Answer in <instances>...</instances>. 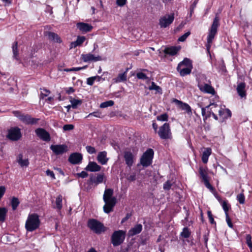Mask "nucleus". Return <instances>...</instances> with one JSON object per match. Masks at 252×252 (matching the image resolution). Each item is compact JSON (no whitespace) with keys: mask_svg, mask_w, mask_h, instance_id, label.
<instances>
[{"mask_svg":"<svg viewBox=\"0 0 252 252\" xmlns=\"http://www.w3.org/2000/svg\"><path fill=\"white\" fill-rule=\"evenodd\" d=\"M180 50V46H171L165 48L164 50V52L166 54L174 56L176 55Z\"/></svg>","mask_w":252,"mask_h":252,"instance_id":"24","label":"nucleus"},{"mask_svg":"<svg viewBox=\"0 0 252 252\" xmlns=\"http://www.w3.org/2000/svg\"><path fill=\"white\" fill-rule=\"evenodd\" d=\"M173 184V182L170 180H167L164 184L163 186V188L164 190H169L172 186Z\"/></svg>","mask_w":252,"mask_h":252,"instance_id":"43","label":"nucleus"},{"mask_svg":"<svg viewBox=\"0 0 252 252\" xmlns=\"http://www.w3.org/2000/svg\"><path fill=\"white\" fill-rule=\"evenodd\" d=\"M12 52L13 54V58L16 60H19L18 58V42L15 41L13 43L12 46Z\"/></svg>","mask_w":252,"mask_h":252,"instance_id":"33","label":"nucleus"},{"mask_svg":"<svg viewBox=\"0 0 252 252\" xmlns=\"http://www.w3.org/2000/svg\"><path fill=\"white\" fill-rule=\"evenodd\" d=\"M222 206L223 210L225 212V214L226 215V214H228V211L229 210V208L227 206V202L226 201H223L222 204Z\"/></svg>","mask_w":252,"mask_h":252,"instance_id":"55","label":"nucleus"},{"mask_svg":"<svg viewBox=\"0 0 252 252\" xmlns=\"http://www.w3.org/2000/svg\"><path fill=\"white\" fill-rule=\"evenodd\" d=\"M225 217H226V222H227L228 226L230 228H233V225L231 222L230 218H229V217L228 216V214H226V215H225Z\"/></svg>","mask_w":252,"mask_h":252,"instance_id":"53","label":"nucleus"},{"mask_svg":"<svg viewBox=\"0 0 252 252\" xmlns=\"http://www.w3.org/2000/svg\"><path fill=\"white\" fill-rule=\"evenodd\" d=\"M46 173L47 176H50L52 179H55V174L52 171L48 169L46 170Z\"/></svg>","mask_w":252,"mask_h":252,"instance_id":"61","label":"nucleus"},{"mask_svg":"<svg viewBox=\"0 0 252 252\" xmlns=\"http://www.w3.org/2000/svg\"><path fill=\"white\" fill-rule=\"evenodd\" d=\"M126 0H117V3L119 6H122L126 4Z\"/></svg>","mask_w":252,"mask_h":252,"instance_id":"63","label":"nucleus"},{"mask_svg":"<svg viewBox=\"0 0 252 252\" xmlns=\"http://www.w3.org/2000/svg\"><path fill=\"white\" fill-rule=\"evenodd\" d=\"M190 34V32H188L185 34H184L183 35L180 36L179 39L178 41L181 42H183L186 40L187 38Z\"/></svg>","mask_w":252,"mask_h":252,"instance_id":"48","label":"nucleus"},{"mask_svg":"<svg viewBox=\"0 0 252 252\" xmlns=\"http://www.w3.org/2000/svg\"><path fill=\"white\" fill-rule=\"evenodd\" d=\"M83 159L82 155L79 153H73L68 158V161L73 164L80 163Z\"/></svg>","mask_w":252,"mask_h":252,"instance_id":"16","label":"nucleus"},{"mask_svg":"<svg viewBox=\"0 0 252 252\" xmlns=\"http://www.w3.org/2000/svg\"><path fill=\"white\" fill-rule=\"evenodd\" d=\"M136 76L139 79L146 80L148 78L146 75L143 72H138L136 74Z\"/></svg>","mask_w":252,"mask_h":252,"instance_id":"50","label":"nucleus"},{"mask_svg":"<svg viewBox=\"0 0 252 252\" xmlns=\"http://www.w3.org/2000/svg\"><path fill=\"white\" fill-rule=\"evenodd\" d=\"M14 115L18 118L19 119L26 125H34L36 124L39 119L34 118L28 114H22L19 111H15L13 112Z\"/></svg>","mask_w":252,"mask_h":252,"instance_id":"6","label":"nucleus"},{"mask_svg":"<svg viewBox=\"0 0 252 252\" xmlns=\"http://www.w3.org/2000/svg\"><path fill=\"white\" fill-rule=\"evenodd\" d=\"M6 189L4 186H0V199L2 197L5 192Z\"/></svg>","mask_w":252,"mask_h":252,"instance_id":"59","label":"nucleus"},{"mask_svg":"<svg viewBox=\"0 0 252 252\" xmlns=\"http://www.w3.org/2000/svg\"><path fill=\"white\" fill-rule=\"evenodd\" d=\"M7 137L12 141H17L21 137L20 129L17 127L11 128L8 131Z\"/></svg>","mask_w":252,"mask_h":252,"instance_id":"12","label":"nucleus"},{"mask_svg":"<svg viewBox=\"0 0 252 252\" xmlns=\"http://www.w3.org/2000/svg\"><path fill=\"white\" fill-rule=\"evenodd\" d=\"M85 169L86 171L90 172H97L100 170L101 167L95 162L90 161L88 165L85 167Z\"/></svg>","mask_w":252,"mask_h":252,"instance_id":"21","label":"nucleus"},{"mask_svg":"<svg viewBox=\"0 0 252 252\" xmlns=\"http://www.w3.org/2000/svg\"><path fill=\"white\" fill-rule=\"evenodd\" d=\"M203 182H204V184L206 188H207L208 189H209L211 190H213L214 188L212 186V185L209 183V180L203 181Z\"/></svg>","mask_w":252,"mask_h":252,"instance_id":"57","label":"nucleus"},{"mask_svg":"<svg viewBox=\"0 0 252 252\" xmlns=\"http://www.w3.org/2000/svg\"><path fill=\"white\" fill-rule=\"evenodd\" d=\"M197 86L202 92L211 94H215L214 88L211 85V81L209 80H207L205 76L201 77L200 80L198 83Z\"/></svg>","mask_w":252,"mask_h":252,"instance_id":"5","label":"nucleus"},{"mask_svg":"<svg viewBox=\"0 0 252 252\" xmlns=\"http://www.w3.org/2000/svg\"><path fill=\"white\" fill-rule=\"evenodd\" d=\"M114 190L112 189H106L104 190L103 199L105 202L103 211L108 214L112 212L117 202V199L113 196Z\"/></svg>","mask_w":252,"mask_h":252,"instance_id":"1","label":"nucleus"},{"mask_svg":"<svg viewBox=\"0 0 252 252\" xmlns=\"http://www.w3.org/2000/svg\"><path fill=\"white\" fill-rule=\"evenodd\" d=\"M42 90L40 94V98L43 99L45 97L47 96L50 93V91L45 88L40 89Z\"/></svg>","mask_w":252,"mask_h":252,"instance_id":"44","label":"nucleus"},{"mask_svg":"<svg viewBox=\"0 0 252 252\" xmlns=\"http://www.w3.org/2000/svg\"><path fill=\"white\" fill-rule=\"evenodd\" d=\"M246 84L244 82H241L238 84L237 87V91L238 94L241 97H243L246 96V91H245Z\"/></svg>","mask_w":252,"mask_h":252,"instance_id":"27","label":"nucleus"},{"mask_svg":"<svg viewBox=\"0 0 252 252\" xmlns=\"http://www.w3.org/2000/svg\"><path fill=\"white\" fill-rule=\"evenodd\" d=\"M174 20V13L165 15L159 19V25L161 28H165L172 24Z\"/></svg>","mask_w":252,"mask_h":252,"instance_id":"11","label":"nucleus"},{"mask_svg":"<svg viewBox=\"0 0 252 252\" xmlns=\"http://www.w3.org/2000/svg\"><path fill=\"white\" fill-rule=\"evenodd\" d=\"M168 115L166 113L162 114L157 117L158 121H167L168 120Z\"/></svg>","mask_w":252,"mask_h":252,"instance_id":"47","label":"nucleus"},{"mask_svg":"<svg viewBox=\"0 0 252 252\" xmlns=\"http://www.w3.org/2000/svg\"><path fill=\"white\" fill-rule=\"evenodd\" d=\"M190 231L189 229L186 227L183 229L182 232L181 233V236L184 238H188L190 235Z\"/></svg>","mask_w":252,"mask_h":252,"instance_id":"39","label":"nucleus"},{"mask_svg":"<svg viewBox=\"0 0 252 252\" xmlns=\"http://www.w3.org/2000/svg\"><path fill=\"white\" fill-rule=\"evenodd\" d=\"M219 26V13H217L216 14L215 17L213 20V23L211 25L210 29L209 30V34L207 36V44L206 45V47L208 51H209L210 49L212 41L217 32L218 28Z\"/></svg>","mask_w":252,"mask_h":252,"instance_id":"2","label":"nucleus"},{"mask_svg":"<svg viewBox=\"0 0 252 252\" xmlns=\"http://www.w3.org/2000/svg\"><path fill=\"white\" fill-rule=\"evenodd\" d=\"M154 152L153 149H148L140 158V163L144 167H147L152 163Z\"/></svg>","mask_w":252,"mask_h":252,"instance_id":"8","label":"nucleus"},{"mask_svg":"<svg viewBox=\"0 0 252 252\" xmlns=\"http://www.w3.org/2000/svg\"><path fill=\"white\" fill-rule=\"evenodd\" d=\"M63 196L62 195H59L56 199L55 204L56 205L53 208L57 209L59 211H60L63 207L62 205Z\"/></svg>","mask_w":252,"mask_h":252,"instance_id":"32","label":"nucleus"},{"mask_svg":"<svg viewBox=\"0 0 252 252\" xmlns=\"http://www.w3.org/2000/svg\"><path fill=\"white\" fill-rule=\"evenodd\" d=\"M114 102L113 100H108L101 103L100 105V107L101 108H104L112 106L114 105Z\"/></svg>","mask_w":252,"mask_h":252,"instance_id":"41","label":"nucleus"},{"mask_svg":"<svg viewBox=\"0 0 252 252\" xmlns=\"http://www.w3.org/2000/svg\"><path fill=\"white\" fill-rule=\"evenodd\" d=\"M95 78H98V81H100L102 79V77L99 76L91 77L87 79V84L89 85L92 86L95 81Z\"/></svg>","mask_w":252,"mask_h":252,"instance_id":"37","label":"nucleus"},{"mask_svg":"<svg viewBox=\"0 0 252 252\" xmlns=\"http://www.w3.org/2000/svg\"><path fill=\"white\" fill-rule=\"evenodd\" d=\"M150 90H156L158 93H161V89L158 86H157L154 82H152L151 85L149 87Z\"/></svg>","mask_w":252,"mask_h":252,"instance_id":"42","label":"nucleus"},{"mask_svg":"<svg viewBox=\"0 0 252 252\" xmlns=\"http://www.w3.org/2000/svg\"><path fill=\"white\" fill-rule=\"evenodd\" d=\"M218 112L220 119L221 121H223L224 120L230 117L231 116V112L228 109H225L220 107L218 110Z\"/></svg>","mask_w":252,"mask_h":252,"instance_id":"19","label":"nucleus"},{"mask_svg":"<svg viewBox=\"0 0 252 252\" xmlns=\"http://www.w3.org/2000/svg\"><path fill=\"white\" fill-rule=\"evenodd\" d=\"M88 227L96 234H100L105 231L104 225L95 219H90L88 221Z\"/></svg>","mask_w":252,"mask_h":252,"instance_id":"7","label":"nucleus"},{"mask_svg":"<svg viewBox=\"0 0 252 252\" xmlns=\"http://www.w3.org/2000/svg\"><path fill=\"white\" fill-rule=\"evenodd\" d=\"M207 106L205 107H202L201 108L202 115L204 117V119H206V116L207 115Z\"/></svg>","mask_w":252,"mask_h":252,"instance_id":"62","label":"nucleus"},{"mask_svg":"<svg viewBox=\"0 0 252 252\" xmlns=\"http://www.w3.org/2000/svg\"><path fill=\"white\" fill-rule=\"evenodd\" d=\"M192 69L191 61L188 58H185L180 62L177 67V71L182 76L189 74Z\"/></svg>","mask_w":252,"mask_h":252,"instance_id":"4","label":"nucleus"},{"mask_svg":"<svg viewBox=\"0 0 252 252\" xmlns=\"http://www.w3.org/2000/svg\"><path fill=\"white\" fill-rule=\"evenodd\" d=\"M86 149L87 152L90 154H93L96 153V150L94 147L91 146H87L86 147Z\"/></svg>","mask_w":252,"mask_h":252,"instance_id":"49","label":"nucleus"},{"mask_svg":"<svg viewBox=\"0 0 252 252\" xmlns=\"http://www.w3.org/2000/svg\"><path fill=\"white\" fill-rule=\"evenodd\" d=\"M107 153L105 151L100 152L98 153L97 157V160L102 165L105 164L108 158L106 157Z\"/></svg>","mask_w":252,"mask_h":252,"instance_id":"25","label":"nucleus"},{"mask_svg":"<svg viewBox=\"0 0 252 252\" xmlns=\"http://www.w3.org/2000/svg\"><path fill=\"white\" fill-rule=\"evenodd\" d=\"M172 102L174 103L179 108L185 111L189 116L192 115L191 108L188 104L176 98L173 99Z\"/></svg>","mask_w":252,"mask_h":252,"instance_id":"14","label":"nucleus"},{"mask_svg":"<svg viewBox=\"0 0 252 252\" xmlns=\"http://www.w3.org/2000/svg\"><path fill=\"white\" fill-rule=\"evenodd\" d=\"M237 199L240 204H243L245 203V198L243 193L239 194L237 196Z\"/></svg>","mask_w":252,"mask_h":252,"instance_id":"46","label":"nucleus"},{"mask_svg":"<svg viewBox=\"0 0 252 252\" xmlns=\"http://www.w3.org/2000/svg\"><path fill=\"white\" fill-rule=\"evenodd\" d=\"M199 173L203 181L209 180L207 170L202 167H200Z\"/></svg>","mask_w":252,"mask_h":252,"instance_id":"31","label":"nucleus"},{"mask_svg":"<svg viewBox=\"0 0 252 252\" xmlns=\"http://www.w3.org/2000/svg\"><path fill=\"white\" fill-rule=\"evenodd\" d=\"M203 182H204V184L206 188H207L208 189H209L211 190H213L214 188L212 186V185L209 183V180L203 181Z\"/></svg>","mask_w":252,"mask_h":252,"instance_id":"58","label":"nucleus"},{"mask_svg":"<svg viewBox=\"0 0 252 252\" xmlns=\"http://www.w3.org/2000/svg\"><path fill=\"white\" fill-rule=\"evenodd\" d=\"M40 220L36 214L29 215L25 224L26 229L28 231L32 232L38 228Z\"/></svg>","mask_w":252,"mask_h":252,"instance_id":"3","label":"nucleus"},{"mask_svg":"<svg viewBox=\"0 0 252 252\" xmlns=\"http://www.w3.org/2000/svg\"><path fill=\"white\" fill-rule=\"evenodd\" d=\"M23 156L22 154H19L18 156V162L21 166H28L29 164V162L28 159L22 158Z\"/></svg>","mask_w":252,"mask_h":252,"instance_id":"34","label":"nucleus"},{"mask_svg":"<svg viewBox=\"0 0 252 252\" xmlns=\"http://www.w3.org/2000/svg\"><path fill=\"white\" fill-rule=\"evenodd\" d=\"M211 154V149L209 148H206L203 152L202 156V160L204 163L208 162L209 157Z\"/></svg>","mask_w":252,"mask_h":252,"instance_id":"29","label":"nucleus"},{"mask_svg":"<svg viewBox=\"0 0 252 252\" xmlns=\"http://www.w3.org/2000/svg\"><path fill=\"white\" fill-rule=\"evenodd\" d=\"M218 105L214 103L210 104V105L207 106V115L206 116V119L210 117L211 115L214 114V112L212 110L213 108H217Z\"/></svg>","mask_w":252,"mask_h":252,"instance_id":"30","label":"nucleus"},{"mask_svg":"<svg viewBox=\"0 0 252 252\" xmlns=\"http://www.w3.org/2000/svg\"><path fill=\"white\" fill-rule=\"evenodd\" d=\"M11 204L12 208L13 210H15L18 205L20 204V202L19 201V199L17 197H12L11 201Z\"/></svg>","mask_w":252,"mask_h":252,"instance_id":"40","label":"nucleus"},{"mask_svg":"<svg viewBox=\"0 0 252 252\" xmlns=\"http://www.w3.org/2000/svg\"><path fill=\"white\" fill-rule=\"evenodd\" d=\"M246 243L250 249H252V236L250 234H247L246 237Z\"/></svg>","mask_w":252,"mask_h":252,"instance_id":"45","label":"nucleus"},{"mask_svg":"<svg viewBox=\"0 0 252 252\" xmlns=\"http://www.w3.org/2000/svg\"><path fill=\"white\" fill-rule=\"evenodd\" d=\"M50 148L56 155H63L68 150V147L65 144L52 145Z\"/></svg>","mask_w":252,"mask_h":252,"instance_id":"13","label":"nucleus"},{"mask_svg":"<svg viewBox=\"0 0 252 252\" xmlns=\"http://www.w3.org/2000/svg\"><path fill=\"white\" fill-rule=\"evenodd\" d=\"M127 75L126 71L122 73H120L116 78L113 79L114 83H118L122 82H124L126 80Z\"/></svg>","mask_w":252,"mask_h":252,"instance_id":"28","label":"nucleus"},{"mask_svg":"<svg viewBox=\"0 0 252 252\" xmlns=\"http://www.w3.org/2000/svg\"><path fill=\"white\" fill-rule=\"evenodd\" d=\"M7 213L6 208H0V222H3L5 220V217Z\"/></svg>","mask_w":252,"mask_h":252,"instance_id":"35","label":"nucleus"},{"mask_svg":"<svg viewBox=\"0 0 252 252\" xmlns=\"http://www.w3.org/2000/svg\"><path fill=\"white\" fill-rule=\"evenodd\" d=\"M158 134L162 139H168L172 138V133L168 123H164L159 127Z\"/></svg>","mask_w":252,"mask_h":252,"instance_id":"10","label":"nucleus"},{"mask_svg":"<svg viewBox=\"0 0 252 252\" xmlns=\"http://www.w3.org/2000/svg\"><path fill=\"white\" fill-rule=\"evenodd\" d=\"M76 26L80 31L85 32H90L93 29V27L91 25L83 22L77 23Z\"/></svg>","mask_w":252,"mask_h":252,"instance_id":"23","label":"nucleus"},{"mask_svg":"<svg viewBox=\"0 0 252 252\" xmlns=\"http://www.w3.org/2000/svg\"><path fill=\"white\" fill-rule=\"evenodd\" d=\"M91 116H93L95 117L100 118L101 117V113L99 111H95L93 113H90L86 118H89Z\"/></svg>","mask_w":252,"mask_h":252,"instance_id":"51","label":"nucleus"},{"mask_svg":"<svg viewBox=\"0 0 252 252\" xmlns=\"http://www.w3.org/2000/svg\"><path fill=\"white\" fill-rule=\"evenodd\" d=\"M85 40V37L84 36H79L75 42L71 43L72 46L75 47L77 46L80 45L84 42Z\"/></svg>","mask_w":252,"mask_h":252,"instance_id":"38","label":"nucleus"},{"mask_svg":"<svg viewBox=\"0 0 252 252\" xmlns=\"http://www.w3.org/2000/svg\"><path fill=\"white\" fill-rule=\"evenodd\" d=\"M70 102L71 104V107L74 109L76 108L78 105H80L82 103L81 100L76 99L72 97H70Z\"/></svg>","mask_w":252,"mask_h":252,"instance_id":"36","label":"nucleus"},{"mask_svg":"<svg viewBox=\"0 0 252 252\" xmlns=\"http://www.w3.org/2000/svg\"><path fill=\"white\" fill-rule=\"evenodd\" d=\"M74 128V126L71 124L65 125L63 126V129L64 131L71 130Z\"/></svg>","mask_w":252,"mask_h":252,"instance_id":"52","label":"nucleus"},{"mask_svg":"<svg viewBox=\"0 0 252 252\" xmlns=\"http://www.w3.org/2000/svg\"><path fill=\"white\" fill-rule=\"evenodd\" d=\"M207 215H208V217L209 218V221H210V223L212 224L215 223V220L213 219V215L210 211H208L207 212Z\"/></svg>","mask_w":252,"mask_h":252,"instance_id":"56","label":"nucleus"},{"mask_svg":"<svg viewBox=\"0 0 252 252\" xmlns=\"http://www.w3.org/2000/svg\"><path fill=\"white\" fill-rule=\"evenodd\" d=\"M45 35H47L49 39L56 42L57 43H61L62 42V40L59 36L56 33L50 32H46L45 33Z\"/></svg>","mask_w":252,"mask_h":252,"instance_id":"26","label":"nucleus"},{"mask_svg":"<svg viewBox=\"0 0 252 252\" xmlns=\"http://www.w3.org/2000/svg\"><path fill=\"white\" fill-rule=\"evenodd\" d=\"M74 92V89L72 87H69L68 88H66V93L67 94H70L71 93H73Z\"/></svg>","mask_w":252,"mask_h":252,"instance_id":"64","label":"nucleus"},{"mask_svg":"<svg viewBox=\"0 0 252 252\" xmlns=\"http://www.w3.org/2000/svg\"><path fill=\"white\" fill-rule=\"evenodd\" d=\"M103 174H99L97 175L96 177H95L93 174H91L90 175V179L88 180V183L90 185H93L94 184L95 185H97L98 184L102 183L103 181Z\"/></svg>","mask_w":252,"mask_h":252,"instance_id":"18","label":"nucleus"},{"mask_svg":"<svg viewBox=\"0 0 252 252\" xmlns=\"http://www.w3.org/2000/svg\"><path fill=\"white\" fill-rule=\"evenodd\" d=\"M81 58L84 62H97L102 60L101 57L99 56H95L94 55L91 53L82 54Z\"/></svg>","mask_w":252,"mask_h":252,"instance_id":"17","label":"nucleus"},{"mask_svg":"<svg viewBox=\"0 0 252 252\" xmlns=\"http://www.w3.org/2000/svg\"><path fill=\"white\" fill-rule=\"evenodd\" d=\"M76 175L78 177H80L82 178H85L88 176V174L86 171H83L80 173H77Z\"/></svg>","mask_w":252,"mask_h":252,"instance_id":"54","label":"nucleus"},{"mask_svg":"<svg viewBox=\"0 0 252 252\" xmlns=\"http://www.w3.org/2000/svg\"><path fill=\"white\" fill-rule=\"evenodd\" d=\"M35 132L37 136L43 141H49L50 140L51 138L49 133L44 129L38 128L35 130Z\"/></svg>","mask_w":252,"mask_h":252,"instance_id":"15","label":"nucleus"},{"mask_svg":"<svg viewBox=\"0 0 252 252\" xmlns=\"http://www.w3.org/2000/svg\"><path fill=\"white\" fill-rule=\"evenodd\" d=\"M126 164L130 167L133 163L134 157L131 152L125 151L124 156Z\"/></svg>","mask_w":252,"mask_h":252,"instance_id":"20","label":"nucleus"},{"mask_svg":"<svg viewBox=\"0 0 252 252\" xmlns=\"http://www.w3.org/2000/svg\"><path fill=\"white\" fill-rule=\"evenodd\" d=\"M126 236V232L123 230L115 231L111 237L112 243L114 246H118L123 243Z\"/></svg>","mask_w":252,"mask_h":252,"instance_id":"9","label":"nucleus"},{"mask_svg":"<svg viewBox=\"0 0 252 252\" xmlns=\"http://www.w3.org/2000/svg\"><path fill=\"white\" fill-rule=\"evenodd\" d=\"M127 180L129 181H134L136 180V175L135 174H133L127 177Z\"/></svg>","mask_w":252,"mask_h":252,"instance_id":"60","label":"nucleus"},{"mask_svg":"<svg viewBox=\"0 0 252 252\" xmlns=\"http://www.w3.org/2000/svg\"><path fill=\"white\" fill-rule=\"evenodd\" d=\"M142 225L141 224L135 225L133 227L131 228L128 232L129 237L133 236L136 234L140 233L142 230Z\"/></svg>","mask_w":252,"mask_h":252,"instance_id":"22","label":"nucleus"}]
</instances>
